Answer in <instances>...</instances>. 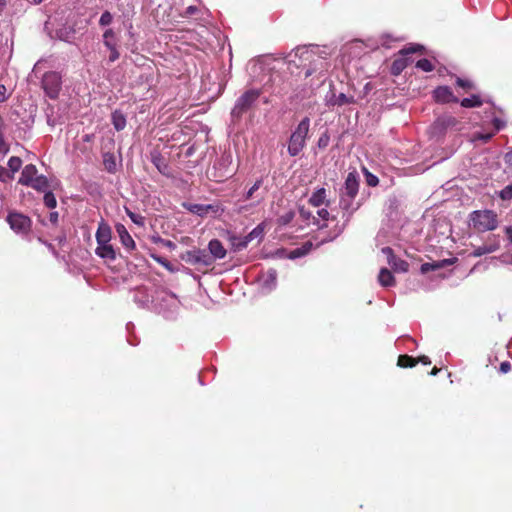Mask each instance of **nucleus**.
Segmentation results:
<instances>
[{
  "label": "nucleus",
  "instance_id": "51",
  "mask_svg": "<svg viewBox=\"0 0 512 512\" xmlns=\"http://www.w3.org/2000/svg\"><path fill=\"white\" fill-rule=\"evenodd\" d=\"M495 250V248H484L483 251H481V248L477 249L476 251L473 252V256H481L482 254L484 253H491Z\"/></svg>",
  "mask_w": 512,
  "mask_h": 512
},
{
  "label": "nucleus",
  "instance_id": "62",
  "mask_svg": "<svg viewBox=\"0 0 512 512\" xmlns=\"http://www.w3.org/2000/svg\"><path fill=\"white\" fill-rule=\"evenodd\" d=\"M114 261H115V258H106L105 263L107 264V266L111 267L112 262H114Z\"/></svg>",
  "mask_w": 512,
  "mask_h": 512
},
{
  "label": "nucleus",
  "instance_id": "35",
  "mask_svg": "<svg viewBox=\"0 0 512 512\" xmlns=\"http://www.w3.org/2000/svg\"><path fill=\"white\" fill-rule=\"evenodd\" d=\"M22 166V160L19 157L12 156L8 160V168L9 172L13 175L15 172L19 171Z\"/></svg>",
  "mask_w": 512,
  "mask_h": 512
},
{
  "label": "nucleus",
  "instance_id": "11",
  "mask_svg": "<svg viewBox=\"0 0 512 512\" xmlns=\"http://www.w3.org/2000/svg\"><path fill=\"white\" fill-rule=\"evenodd\" d=\"M458 125L457 119L449 114L439 116L433 123L431 129L434 135L445 133L449 129H453Z\"/></svg>",
  "mask_w": 512,
  "mask_h": 512
},
{
  "label": "nucleus",
  "instance_id": "26",
  "mask_svg": "<svg viewBox=\"0 0 512 512\" xmlns=\"http://www.w3.org/2000/svg\"><path fill=\"white\" fill-rule=\"evenodd\" d=\"M151 161L161 174H163V175L167 174L168 165L165 163V161L160 153H152Z\"/></svg>",
  "mask_w": 512,
  "mask_h": 512
},
{
  "label": "nucleus",
  "instance_id": "45",
  "mask_svg": "<svg viewBox=\"0 0 512 512\" xmlns=\"http://www.w3.org/2000/svg\"><path fill=\"white\" fill-rule=\"evenodd\" d=\"M500 197L503 200H509L512 198V186L508 185L500 191Z\"/></svg>",
  "mask_w": 512,
  "mask_h": 512
},
{
  "label": "nucleus",
  "instance_id": "57",
  "mask_svg": "<svg viewBox=\"0 0 512 512\" xmlns=\"http://www.w3.org/2000/svg\"><path fill=\"white\" fill-rule=\"evenodd\" d=\"M505 233H506V236H507L508 240L512 244V227L511 226L506 227L505 228Z\"/></svg>",
  "mask_w": 512,
  "mask_h": 512
},
{
  "label": "nucleus",
  "instance_id": "54",
  "mask_svg": "<svg viewBox=\"0 0 512 512\" xmlns=\"http://www.w3.org/2000/svg\"><path fill=\"white\" fill-rule=\"evenodd\" d=\"M492 136H493V134H482V133H479L476 136V139L482 140L483 142H487Z\"/></svg>",
  "mask_w": 512,
  "mask_h": 512
},
{
  "label": "nucleus",
  "instance_id": "21",
  "mask_svg": "<svg viewBox=\"0 0 512 512\" xmlns=\"http://www.w3.org/2000/svg\"><path fill=\"white\" fill-rule=\"evenodd\" d=\"M38 192H45L49 189V181L46 176L38 175L30 184L27 185Z\"/></svg>",
  "mask_w": 512,
  "mask_h": 512
},
{
  "label": "nucleus",
  "instance_id": "44",
  "mask_svg": "<svg viewBox=\"0 0 512 512\" xmlns=\"http://www.w3.org/2000/svg\"><path fill=\"white\" fill-rule=\"evenodd\" d=\"M13 175L5 167L0 166V181L7 182L12 179Z\"/></svg>",
  "mask_w": 512,
  "mask_h": 512
},
{
  "label": "nucleus",
  "instance_id": "42",
  "mask_svg": "<svg viewBox=\"0 0 512 512\" xmlns=\"http://www.w3.org/2000/svg\"><path fill=\"white\" fill-rule=\"evenodd\" d=\"M293 218H294V212L288 211L287 213L281 215L278 218V223L282 226H285V225L289 224Z\"/></svg>",
  "mask_w": 512,
  "mask_h": 512
},
{
  "label": "nucleus",
  "instance_id": "16",
  "mask_svg": "<svg viewBox=\"0 0 512 512\" xmlns=\"http://www.w3.org/2000/svg\"><path fill=\"white\" fill-rule=\"evenodd\" d=\"M38 176V170L35 165L28 164L26 165L21 173V176L19 178V183L21 185L27 186L30 184L36 177Z\"/></svg>",
  "mask_w": 512,
  "mask_h": 512
},
{
  "label": "nucleus",
  "instance_id": "30",
  "mask_svg": "<svg viewBox=\"0 0 512 512\" xmlns=\"http://www.w3.org/2000/svg\"><path fill=\"white\" fill-rule=\"evenodd\" d=\"M315 47H312V46H301V47H297L295 50H294V55L295 57H300L301 59L303 60H309L310 59V56L312 54H314V49Z\"/></svg>",
  "mask_w": 512,
  "mask_h": 512
},
{
  "label": "nucleus",
  "instance_id": "33",
  "mask_svg": "<svg viewBox=\"0 0 512 512\" xmlns=\"http://www.w3.org/2000/svg\"><path fill=\"white\" fill-rule=\"evenodd\" d=\"M317 215H318L319 219L316 218L315 224L319 228L325 227L326 221L329 219L330 213L328 212L327 209L322 208V209L317 210Z\"/></svg>",
  "mask_w": 512,
  "mask_h": 512
},
{
  "label": "nucleus",
  "instance_id": "47",
  "mask_svg": "<svg viewBox=\"0 0 512 512\" xmlns=\"http://www.w3.org/2000/svg\"><path fill=\"white\" fill-rule=\"evenodd\" d=\"M456 83L458 86L465 88V89H472L473 84L469 80H464L461 78H457Z\"/></svg>",
  "mask_w": 512,
  "mask_h": 512
},
{
  "label": "nucleus",
  "instance_id": "2",
  "mask_svg": "<svg viewBox=\"0 0 512 512\" xmlns=\"http://www.w3.org/2000/svg\"><path fill=\"white\" fill-rule=\"evenodd\" d=\"M266 227L267 223L263 221L245 236L237 235L233 231L226 230L224 233V239L228 242L233 252H240L252 241L260 243L264 238Z\"/></svg>",
  "mask_w": 512,
  "mask_h": 512
},
{
  "label": "nucleus",
  "instance_id": "55",
  "mask_svg": "<svg viewBox=\"0 0 512 512\" xmlns=\"http://www.w3.org/2000/svg\"><path fill=\"white\" fill-rule=\"evenodd\" d=\"M197 11V7L196 6H188L185 10V15L186 16H192L195 14V12Z\"/></svg>",
  "mask_w": 512,
  "mask_h": 512
},
{
  "label": "nucleus",
  "instance_id": "7",
  "mask_svg": "<svg viewBox=\"0 0 512 512\" xmlns=\"http://www.w3.org/2000/svg\"><path fill=\"white\" fill-rule=\"evenodd\" d=\"M183 260L189 266L194 267L199 273L213 272L220 274L236 265L234 263L225 267L218 268L216 265H214V261H216L217 258H183Z\"/></svg>",
  "mask_w": 512,
  "mask_h": 512
},
{
  "label": "nucleus",
  "instance_id": "53",
  "mask_svg": "<svg viewBox=\"0 0 512 512\" xmlns=\"http://www.w3.org/2000/svg\"><path fill=\"white\" fill-rule=\"evenodd\" d=\"M416 359L418 360V363H422L424 365H431V360L425 355L420 356Z\"/></svg>",
  "mask_w": 512,
  "mask_h": 512
},
{
  "label": "nucleus",
  "instance_id": "58",
  "mask_svg": "<svg viewBox=\"0 0 512 512\" xmlns=\"http://www.w3.org/2000/svg\"><path fill=\"white\" fill-rule=\"evenodd\" d=\"M162 243H163V245L168 247L170 249V251H172L176 247V245L169 240H163Z\"/></svg>",
  "mask_w": 512,
  "mask_h": 512
},
{
  "label": "nucleus",
  "instance_id": "6",
  "mask_svg": "<svg viewBox=\"0 0 512 512\" xmlns=\"http://www.w3.org/2000/svg\"><path fill=\"white\" fill-rule=\"evenodd\" d=\"M260 96V90L250 89L244 92L237 100L231 111L233 119H240L248 111Z\"/></svg>",
  "mask_w": 512,
  "mask_h": 512
},
{
  "label": "nucleus",
  "instance_id": "64",
  "mask_svg": "<svg viewBox=\"0 0 512 512\" xmlns=\"http://www.w3.org/2000/svg\"><path fill=\"white\" fill-rule=\"evenodd\" d=\"M43 0H33L35 4H40Z\"/></svg>",
  "mask_w": 512,
  "mask_h": 512
},
{
  "label": "nucleus",
  "instance_id": "10",
  "mask_svg": "<svg viewBox=\"0 0 512 512\" xmlns=\"http://www.w3.org/2000/svg\"><path fill=\"white\" fill-rule=\"evenodd\" d=\"M422 49L421 45H411L409 47L403 48L400 51L401 57L395 59L391 66V72L393 75H399L409 63V59L406 57L409 54L415 53L416 51Z\"/></svg>",
  "mask_w": 512,
  "mask_h": 512
},
{
  "label": "nucleus",
  "instance_id": "25",
  "mask_svg": "<svg viewBox=\"0 0 512 512\" xmlns=\"http://www.w3.org/2000/svg\"><path fill=\"white\" fill-rule=\"evenodd\" d=\"M156 262L167 268V270L171 273H175L179 271V267H181V263L179 261L170 260L169 258H154Z\"/></svg>",
  "mask_w": 512,
  "mask_h": 512
},
{
  "label": "nucleus",
  "instance_id": "23",
  "mask_svg": "<svg viewBox=\"0 0 512 512\" xmlns=\"http://www.w3.org/2000/svg\"><path fill=\"white\" fill-rule=\"evenodd\" d=\"M325 200L326 190L324 188H319L312 193L309 199V203L314 207H320L322 204H324Z\"/></svg>",
  "mask_w": 512,
  "mask_h": 512
},
{
  "label": "nucleus",
  "instance_id": "56",
  "mask_svg": "<svg viewBox=\"0 0 512 512\" xmlns=\"http://www.w3.org/2000/svg\"><path fill=\"white\" fill-rule=\"evenodd\" d=\"M6 88L4 85H0V101H5L6 100Z\"/></svg>",
  "mask_w": 512,
  "mask_h": 512
},
{
  "label": "nucleus",
  "instance_id": "22",
  "mask_svg": "<svg viewBox=\"0 0 512 512\" xmlns=\"http://www.w3.org/2000/svg\"><path fill=\"white\" fill-rule=\"evenodd\" d=\"M118 36L116 32L111 29L107 28L103 33V44L106 48H113V46H118Z\"/></svg>",
  "mask_w": 512,
  "mask_h": 512
},
{
  "label": "nucleus",
  "instance_id": "8",
  "mask_svg": "<svg viewBox=\"0 0 512 512\" xmlns=\"http://www.w3.org/2000/svg\"><path fill=\"white\" fill-rule=\"evenodd\" d=\"M6 221L10 228L20 236H26L30 233L32 227L31 219L19 212H10Z\"/></svg>",
  "mask_w": 512,
  "mask_h": 512
},
{
  "label": "nucleus",
  "instance_id": "17",
  "mask_svg": "<svg viewBox=\"0 0 512 512\" xmlns=\"http://www.w3.org/2000/svg\"><path fill=\"white\" fill-rule=\"evenodd\" d=\"M116 231L118 233L122 245L127 250H132L135 247V242L131 235L129 234V232L127 231L126 227L123 224H117Z\"/></svg>",
  "mask_w": 512,
  "mask_h": 512
},
{
  "label": "nucleus",
  "instance_id": "14",
  "mask_svg": "<svg viewBox=\"0 0 512 512\" xmlns=\"http://www.w3.org/2000/svg\"><path fill=\"white\" fill-rule=\"evenodd\" d=\"M433 96L437 102L449 103L458 102V98L454 96L452 90L447 86H440L433 92Z\"/></svg>",
  "mask_w": 512,
  "mask_h": 512
},
{
  "label": "nucleus",
  "instance_id": "20",
  "mask_svg": "<svg viewBox=\"0 0 512 512\" xmlns=\"http://www.w3.org/2000/svg\"><path fill=\"white\" fill-rule=\"evenodd\" d=\"M378 282L383 287H390L395 285V278L389 268L383 267L378 273Z\"/></svg>",
  "mask_w": 512,
  "mask_h": 512
},
{
  "label": "nucleus",
  "instance_id": "29",
  "mask_svg": "<svg viewBox=\"0 0 512 512\" xmlns=\"http://www.w3.org/2000/svg\"><path fill=\"white\" fill-rule=\"evenodd\" d=\"M103 164L105 166V169L109 173H115L117 170V164L115 160V156L112 153H105L103 155Z\"/></svg>",
  "mask_w": 512,
  "mask_h": 512
},
{
  "label": "nucleus",
  "instance_id": "61",
  "mask_svg": "<svg viewBox=\"0 0 512 512\" xmlns=\"http://www.w3.org/2000/svg\"><path fill=\"white\" fill-rule=\"evenodd\" d=\"M439 371H440V370H439L437 367H433V369L431 370L430 374H431L432 376H437V375H438V373H439Z\"/></svg>",
  "mask_w": 512,
  "mask_h": 512
},
{
  "label": "nucleus",
  "instance_id": "9",
  "mask_svg": "<svg viewBox=\"0 0 512 512\" xmlns=\"http://www.w3.org/2000/svg\"><path fill=\"white\" fill-rule=\"evenodd\" d=\"M61 76L59 73L50 71L44 74L42 78V88L48 97L56 99L61 90Z\"/></svg>",
  "mask_w": 512,
  "mask_h": 512
},
{
  "label": "nucleus",
  "instance_id": "19",
  "mask_svg": "<svg viewBox=\"0 0 512 512\" xmlns=\"http://www.w3.org/2000/svg\"><path fill=\"white\" fill-rule=\"evenodd\" d=\"M389 266L392 273H405L409 270V263L402 258H390Z\"/></svg>",
  "mask_w": 512,
  "mask_h": 512
},
{
  "label": "nucleus",
  "instance_id": "49",
  "mask_svg": "<svg viewBox=\"0 0 512 512\" xmlns=\"http://www.w3.org/2000/svg\"><path fill=\"white\" fill-rule=\"evenodd\" d=\"M300 215L302 218L306 219V220H309L310 218L313 219V223L315 224V221H316V217L314 215H312L311 212L305 210L304 208H301L300 209Z\"/></svg>",
  "mask_w": 512,
  "mask_h": 512
},
{
  "label": "nucleus",
  "instance_id": "46",
  "mask_svg": "<svg viewBox=\"0 0 512 512\" xmlns=\"http://www.w3.org/2000/svg\"><path fill=\"white\" fill-rule=\"evenodd\" d=\"M107 49L110 51L109 61L115 62L120 57V54L118 51V46H113V48H107Z\"/></svg>",
  "mask_w": 512,
  "mask_h": 512
},
{
  "label": "nucleus",
  "instance_id": "18",
  "mask_svg": "<svg viewBox=\"0 0 512 512\" xmlns=\"http://www.w3.org/2000/svg\"><path fill=\"white\" fill-rule=\"evenodd\" d=\"M76 30L73 26L63 25L56 31L58 39L71 43L75 38Z\"/></svg>",
  "mask_w": 512,
  "mask_h": 512
},
{
  "label": "nucleus",
  "instance_id": "59",
  "mask_svg": "<svg viewBox=\"0 0 512 512\" xmlns=\"http://www.w3.org/2000/svg\"><path fill=\"white\" fill-rule=\"evenodd\" d=\"M504 160L507 164L512 165V151L505 154Z\"/></svg>",
  "mask_w": 512,
  "mask_h": 512
},
{
  "label": "nucleus",
  "instance_id": "27",
  "mask_svg": "<svg viewBox=\"0 0 512 512\" xmlns=\"http://www.w3.org/2000/svg\"><path fill=\"white\" fill-rule=\"evenodd\" d=\"M208 248L212 256H225L226 250L218 239H213L209 242Z\"/></svg>",
  "mask_w": 512,
  "mask_h": 512
},
{
  "label": "nucleus",
  "instance_id": "50",
  "mask_svg": "<svg viewBox=\"0 0 512 512\" xmlns=\"http://www.w3.org/2000/svg\"><path fill=\"white\" fill-rule=\"evenodd\" d=\"M493 125H494V127H495V130H496V131H499V130H501V129L505 126V122H504V121H502V120H501V119H499V118H494V119H493Z\"/></svg>",
  "mask_w": 512,
  "mask_h": 512
},
{
  "label": "nucleus",
  "instance_id": "12",
  "mask_svg": "<svg viewBox=\"0 0 512 512\" xmlns=\"http://www.w3.org/2000/svg\"><path fill=\"white\" fill-rule=\"evenodd\" d=\"M183 207L188 210L189 212L196 214L198 216L204 217L209 212L213 213H219L223 212V208H221L218 205H212V204H193V203H183Z\"/></svg>",
  "mask_w": 512,
  "mask_h": 512
},
{
  "label": "nucleus",
  "instance_id": "41",
  "mask_svg": "<svg viewBox=\"0 0 512 512\" xmlns=\"http://www.w3.org/2000/svg\"><path fill=\"white\" fill-rule=\"evenodd\" d=\"M364 174L366 178V182L369 186L375 187L378 185V178L374 174L370 173L367 169H364Z\"/></svg>",
  "mask_w": 512,
  "mask_h": 512
},
{
  "label": "nucleus",
  "instance_id": "4",
  "mask_svg": "<svg viewBox=\"0 0 512 512\" xmlns=\"http://www.w3.org/2000/svg\"><path fill=\"white\" fill-rule=\"evenodd\" d=\"M95 237L97 242L95 253L97 256H116V250L111 242L112 229L104 219H101L98 223Z\"/></svg>",
  "mask_w": 512,
  "mask_h": 512
},
{
  "label": "nucleus",
  "instance_id": "43",
  "mask_svg": "<svg viewBox=\"0 0 512 512\" xmlns=\"http://www.w3.org/2000/svg\"><path fill=\"white\" fill-rule=\"evenodd\" d=\"M329 141H330L329 135L327 133H324L319 137L317 145L319 148L324 149L328 146Z\"/></svg>",
  "mask_w": 512,
  "mask_h": 512
},
{
  "label": "nucleus",
  "instance_id": "40",
  "mask_svg": "<svg viewBox=\"0 0 512 512\" xmlns=\"http://www.w3.org/2000/svg\"><path fill=\"white\" fill-rule=\"evenodd\" d=\"M113 21V15L109 11H105L101 14L99 19V25L102 27H106L110 25Z\"/></svg>",
  "mask_w": 512,
  "mask_h": 512
},
{
  "label": "nucleus",
  "instance_id": "48",
  "mask_svg": "<svg viewBox=\"0 0 512 512\" xmlns=\"http://www.w3.org/2000/svg\"><path fill=\"white\" fill-rule=\"evenodd\" d=\"M263 199H264V196H261V197L258 199V201H257L256 205H257V204H259ZM253 206H255V204L239 205V206L237 207V212H238V213L246 212L250 207H253Z\"/></svg>",
  "mask_w": 512,
  "mask_h": 512
},
{
  "label": "nucleus",
  "instance_id": "28",
  "mask_svg": "<svg viewBox=\"0 0 512 512\" xmlns=\"http://www.w3.org/2000/svg\"><path fill=\"white\" fill-rule=\"evenodd\" d=\"M418 364V360L409 355H399L397 365L401 368H412Z\"/></svg>",
  "mask_w": 512,
  "mask_h": 512
},
{
  "label": "nucleus",
  "instance_id": "60",
  "mask_svg": "<svg viewBox=\"0 0 512 512\" xmlns=\"http://www.w3.org/2000/svg\"><path fill=\"white\" fill-rule=\"evenodd\" d=\"M50 220H51V222L56 223L57 220H58V213L57 212L51 213L50 214Z\"/></svg>",
  "mask_w": 512,
  "mask_h": 512
},
{
  "label": "nucleus",
  "instance_id": "32",
  "mask_svg": "<svg viewBox=\"0 0 512 512\" xmlns=\"http://www.w3.org/2000/svg\"><path fill=\"white\" fill-rule=\"evenodd\" d=\"M313 243L311 241H305L300 248L292 251L288 256H305L312 251Z\"/></svg>",
  "mask_w": 512,
  "mask_h": 512
},
{
  "label": "nucleus",
  "instance_id": "63",
  "mask_svg": "<svg viewBox=\"0 0 512 512\" xmlns=\"http://www.w3.org/2000/svg\"><path fill=\"white\" fill-rule=\"evenodd\" d=\"M4 6H5V0H0V11H2Z\"/></svg>",
  "mask_w": 512,
  "mask_h": 512
},
{
  "label": "nucleus",
  "instance_id": "24",
  "mask_svg": "<svg viewBox=\"0 0 512 512\" xmlns=\"http://www.w3.org/2000/svg\"><path fill=\"white\" fill-rule=\"evenodd\" d=\"M111 120H112V124H113L114 128L117 131L123 130L126 126V117L122 112H120L118 110H116L112 113Z\"/></svg>",
  "mask_w": 512,
  "mask_h": 512
},
{
  "label": "nucleus",
  "instance_id": "34",
  "mask_svg": "<svg viewBox=\"0 0 512 512\" xmlns=\"http://www.w3.org/2000/svg\"><path fill=\"white\" fill-rule=\"evenodd\" d=\"M400 250L401 247L398 244L381 247V253L384 254L385 256H400Z\"/></svg>",
  "mask_w": 512,
  "mask_h": 512
},
{
  "label": "nucleus",
  "instance_id": "31",
  "mask_svg": "<svg viewBox=\"0 0 512 512\" xmlns=\"http://www.w3.org/2000/svg\"><path fill=\"white\" fill-rule=\"evenodd\" d=\"M460 104L465 108L479 107L482 104V100L479 95H472L471 97L463 98Z\"/></svg>",
  "mask_w": 512,
  "mask_h": 512
},
{
  "label": "nucleus",
  "instance_id": "37",
  "mask_svg": "<svg viewBox=\"0 0 512 512\" xmlns=\"http://www.w3.org/2000/svg\"><path fill=\"white\" fill-rule=\"evenodd\" d=\"M126 214L130 218V220L139 227H143L145 225V217L140 214L134 213L129 209H126Z\"/></svg>",
  "mask_w": 512,
  "mask_h": 512
},
{
  "label": "nucleus",
  "instance_id": "1",
  "mask_svg": "<svg viewBox=\"0 0 512 512\" xmlns=\"http://www.w3.org/2000/svg\"><path fill=\"white\" fill-rule=\"evenodd\" d=\"M359 191V177L356 172L348 173L344 185L340 190V208L351 215L355 212L360 204L355 202V198Z\"/></svg>",
  "mask_w": 512,
  "mask_h": 512
},
{
  "label": "nucleus",
  "instance_id": "39",
  "mask_svg": "<svg viewBox=\"0 0 512 512\" xmlns=\"http://www.w3.org/2000/svg\"><path fill=\"white\" fill-rule=\"evenodd\" d=\"M416 67L425 72H430L434 69L432 62L426 58L418 60L416 63Z\"/></svg>",
  "mask_w": 512,
  "mask_h": 512
},
{
  "label": "nucleus",
  "instance_id": "5",
  "mask_svg": "<svg viewBox=\"0 0 512 512\" xmlns=\"http://www.w3.org/2000/svg\"><path fill=\"white\" fill-rule=\"evenodd\" d=\"M309 128L310 119L305 117L300 121L295 130L292 132L288 143V153L290 156H297L304 149Z\"/></svg>",
  "mask_w": 512,
  "mask_h": 512
},
{
  "label": "nucleus",
  "instance_id": "36",
  "mask_svg": "<svg viewBox=\"0 0 512 512\" xmlns=\"http://www.w3.org/2000/svg\"><path fill=\"white\" fill-rule=\"evenodd\" d=\"M44 193V204L46 205V207L50 208V209H54L56 206H57V201H56V198L53 194L52 191H50L49 189Z\"/></svg>",
  "mask_w": 512,
  "mask_h": 512
},
{
  "label": "nucleus",
  "instance_id": "15",
  "mask_svg": "<svg viewBox=\"0 0 512 512\" xmlns=\"http://www.w3.org/2000/svg\"><path fill=\"white\" fill-rule=\"evenodd\" d=\"M457 258H445L442 260L434 261L432 263H424L422 266H420V272L422 273H428L434 270H438L442 267H449L454 265Z\"/></svg>",
  "mask_w": 512,
  "mask_h": 512
},
{
  "label": "nucleus",
  "instance_id": "38",
  "mask_svg": "<svg viewBox=\"0 0 512 512\" xmlns=\"http://www.w3.org/2000/svg\"><path fill=\"white\" fill-rule=\"evenodd\" d=\"M262 179H258L255 181V183L248 189V191L244 194V200L252 199L255 195V193L259 190V188L262 186Z\"/></svg>",
  "mask_w": 512,
  "mask_h": 512
},
{
  "label": "nucleus",
  "instance_id": "13",
  "mask_svg": "<svg viewBox=\"0 0 512 512\" xmlns=\"http://www.w3.org/2000/svg\"><path fill=\"white\" fill-rule=\"evenodd\" d=\"M354 102H355V99L353 96H347L344 93H340L337 95L333 90H330L325 95V104L328 107L344 106V105L353 104Z\"/></svg>",
  "mask_w": 512,
  "mask_h": 512
},
{
  "label": "nucleus",
  "instance_id": "52",
  "mask_svg": "<svg viewBox=\"0 0 512 512\" xmlns=\"http://www.w3.org/2000/svg\"><path fill=\"white\" fill-rule=\"evenodd\" d=\"M500 371L502 373H508L511 371V364L507 361H504L502 362V364L500 365Z\"/></svg>",
  "mask_w": 512,
  "mask_h": 512
},
{
  "label": "nucleus",
  "instance_id": "3",
  "mask_svg": "<svg viewBox=\"0 0 512 512\" xmlns=\"http://www.w3.org/2000/svg\"><path fill=\"white\" fill-rule=\"evenodd\" d=\"M469 226L477 232L493 231L498 226V216L492 210H475L469 215Z\"/></svg>",
  "mask_w": 512,
  "mask_h": 512
}]
</instances>
